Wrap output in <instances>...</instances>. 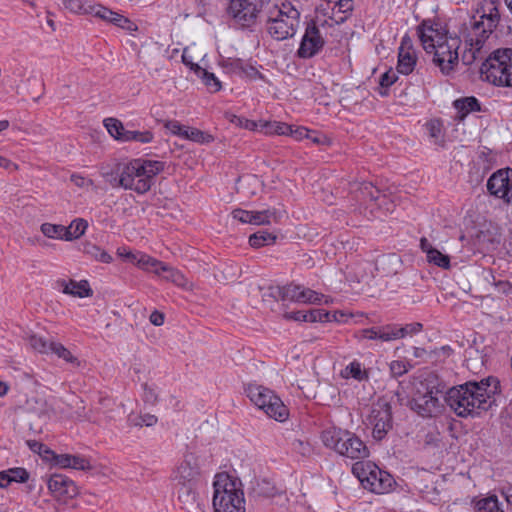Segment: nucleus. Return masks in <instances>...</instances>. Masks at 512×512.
Here are the masks:
<instances>
[{"label":"nucleus","instance_id":"obj_1","mask_svg":"<svg viewBox=\"0 0 512 512\" xmlns=\"http://www.w3.org/2000/svg\"><path fill=\"white\" fill-rule=\"evenodd\" d=\"M499 389V380L489 376L480 381L470 380L450 388L445 400L457 416L474 418L487 412L494 405L495 395Z\"/></svg>","mask_w":512,"mask_h":512},{"label":"nucleus","instance_id":"obj_2","mask_svg":"<svg viewBox=\"0 0 512 512\" xmlns=\"http://www.w3.org/2000/svg\"><path fill=\"white\" fill-rule=\"evenodd\" d=\"M417 32L424 50L433 54V63L439 67L440 71L445 75L454 71L459 62L460 38L450 34L439 24H431L427 21L422 22Z\"/></svg>","mask_w":512,"mask_h":512},{"label":"nucleus","instance_id":"obj_3","mask_svg":"<svg viewBox=\"0 0 512 512\" xmlns=\"http://www.w3.org/2000/svg\"><path fill=\"white\" fill-rule=\"evenodd\" d=\"M499 4L493 0H484L471 17L467 29H469L466 42L469 48L462 54V62L471 65L476 60H482L486 54L483 51L485 41L498 27L500 23Z\"/></svg>","mask_w":512,"mask_h":512},{"label":"nucleus","instance_id":"obj_4","mask_svg":"<svg viewBox=\"0 0 512 512\" xmlns=\"http://www.w3.org/2000/svg\"><path fill=\"white\" fill-rule=\"evenodd\" d=\"M164 169V163L156 160L134 159L129 163L119 165L116 184L126 190H132L138 194L148 192L154 183L155 177Z\"/></svg>","mask_w":512,"mask_h":512},{"label":"nucleus","instance_id":"obj_5","mask_svg":"<svg viewBox=\"0 0 512 512\" xmlns=\"http://www.w3.org/2000/svg\"><path fill=\"white\" fill-rule=\"evenodd\" d=\"M215 512H245L244 493L239 483L227 473H219L213 483Z\"/></svg>","mask_w":512,"mask_h":512},{"label":"nucleus","instance_id":"obj_6","mask_svg":"<svg viewBox=\"0 0 512 512\" xmlns=\"http://www.w3.org/2000/svg\"><path fill=\"white\" fill-rule=\"evenodd\" d=\"M323 444L341 456L352 460H363L369 456V449L354 433L340 428H330L321 434Z\"/></svg>","mask_w":512,"mask_h":512},{"label":"nucleus","instance_id":"obj_7","mask_svg":"<svg viewBox=\"0 0 512 512\" xmlns=\"http://www.w3.org/2000/svg\"><path fill=\"white\" fill-rule=\"evenodd\" d=\"M200 475L201 467L198 457L192 452L185 453L173 472V481L179 489V499L189 501L194 498V488Z\"/></svg>","mask_w":512,"mask_h":512},{"label":"nucleus","instance_id":"obj_8","mask_svg":"<svg viewBox=\"0 0 512 512\" xmlns=\"http://www.w3.org/2000/svg\"><path fill=\"white\" fill-rule=\"evenodd\" d=\"M245 392L250 401L268 417L279 422L288 418V408L271 389L256 383H250L246 386Z\"/></svg>","mask_w":512,"mask_h":512},{"label":"nucleus","instance_id":"obj_9","mask_svg":"<svg viewBox=\"0 0 512 512\" xmlns=\"http://www.w3.org/2000/svg\"><path fill=\"white\" fill-rule=\"evenodd\" d=\"M300 13L291 3L275 5L269 11L267 30L276 40L281 41L292 37L299 23Z\"/></svg>","mask_w":512,"mask_h":512},{"label":"nucleus","instance_id":"obj_10","mask_svg":"<svg viewBox=\"0 0 512 512\" xmlns=\"http://www.w3.org/2000/svg\"><path fill=\"white\" fill-rule=\"evenodd\" d=\"M507 48H498L492 51L480 68V76L494 86L508 87V79L505 76L507 68Z\"/></svg>","mask_w":512,"mask_h":512},{"label":"nucleus","instance_id":"obj_11","mask_svg":"<svg viewBox=\"0 0 512 512\" xmlns=\"http://www.w3.org/2000/svg\"><path fill=\"white\" fill-rule=\"evenodd\" d=\"M367 423L372 427V435L376 440H382L392 428L391 405L384 400H378L373 404Z\"/></svg>","mask_w":512,"mask_h":512},{"label":"nucleus","instance_id":"obj_12","mask_svg":"<svg viewBox=\"0 0 512 512\" xmlns=\"http://www.w3.org/2000/svg\"><path fill=\"white\" fill-rule=\"evenodd\" d=\"M486 187L490 195L502 199L505 203L512 205L511 168H502L492 173L487 180Z\"/></svg>","mask_w":512,"mask_h":512},{"label":"nucleus","instance_id":"obj_13","mask_svg":"<svg viewBox=\"0 0 512 512\" xmlns=\"http://www.w3.org/2000/svg\"><path fill=\"white\" fill-rule=\"evenodd\" d=\"M227 13L242 27H248L255 22L260 11L259 0H227Z\"/></svg>","mask_w":512,"mask_h":512},{"label":"nucleus","instance_id":"obj_14","mask_svg":"<svg viewBox=\"0 0 512 512\" xmlns=\"http://www.w3.org/2000/svg\"><path fill=\"white\" fill-rule=\"evenodd\" d=\"M276 292L281 295L283 300H290L299 303L320 304L324 300L325 304L330 302L325 295L300 285H287L282 288H276Z\"/></svg>","mask_w":512,"mask_h":512},{"label":"nucleus","instance_id":"obj_15","mask_svg":"<svg viewBox=\"0 0 512 512\" xmlns=\"http://www.w3.org/2000/svg\"><path fill=\"white\" fill-rule=\"evenodd\" d=\"M325 44L324 38L318 27L309 25L302 37L297 55L299 58L308 59L318 54Z\"/></svg>","mask_w":512,"mask_h":512},{"label":"nucleus","instance_id":"obj_16","mask_svg":"<svg viewBox=\"0 0 512 512\" xmlns=\"http://www.w3.org/2000/svg\"><path fill=\"white\" fill-rule=\"evenodd\" d=\"M47 486L52 496L58 501L67 502L78 494L75 482L61 474L52 475L48 479Z\"/></svg>","mask_w":512,"mask_h":512},{"label":"nucleus","instance_id":"obj_17","mask_svg":"<svg viewBox=\"0 0 512 512\" xmlns=\"http://www.w3.org/2000/svg\"><path fill=\"white\" fill-rule=\"evenodd\" d=\"M412 409L422 417H432L440 410L438 398L434 395L433 388L424 394H418L412 399Z\"/></svg>","mask_w":512,"mask_h":512},{"label":"nucleus","instance_id":"obj_18","mask_svg":"<svg viewBox=\"0 0 512 512\" xmlns=\"http://www.w3.org/2000/svg\"><path fill=\"white\" fill-rule=\"evenodd\" d=\"M369 478H367V484H364V488L377 494L387 493L393 484L391 475L385 471H382L376 465L369 470Z\"/></svg>","mask_w":512,"mask_h":512},{"label":"nucleus","instance_id":"obj_19","mask_svg":"<svg viewBox=\"0 0 512 512\" xmlns=\"http://www.w3.org/2000/svg\"><path fill=\"white\" fill-rule=\"evenodd\" d=\"M93 14L107 22L113 23L114 25L126 29V30H135V25L123 15H120L116 12L111 11L110 9L98 5L92 8Z\"/></svg>","mask_w":512,"mask_h":512},{"label":"nucleus","instance_id":"obj_20","mask_svg":"<svg viewBox=\"0 0 512 512\" xmlns=\"http://www.w3.org/2000/svg\"><path fill=\"white\" fill-rule=\"evenodd\" d=\"M57 284L62 288L64 294H68L74 297L84 298L90 297L93 291L87 280H81L79 282L75 280H59Z\"/></svg>","mask_w":512,"mask_h":512},{"label":"nucleus","instance_id":"obj_21","mask_svg":"<svg viewBox=\"0 0 512 512\" xmlns=\"http://www.w3.org/2000/svg\"><path fill=\"white\" fill-rule=\"evenodd\" d=\"M352 191L357 201H360L361 204L370 203V206L377 200L380 194V190L371 182L354 183L352 185Z\"/></svg>","mask_w":512,"mask_h":512},{"label":"nucleus","instance_id":"obj_22","mask_svg":"<svg viewBox=\"0 0 512 512\" xmlns=\"http://www.w3.org/2000/svg\"><path fill=\"white\" fill-rule=\"evenodd\" d=\"M401 260L395 253L382 255L377 258L375 266L376 270L382 276H392L397 274Z\"/></svg>","mask_w":512,"mask_h":512},{"label":"nucleus","instance_id":"obj_23","mask_svg":"<svg viewBox=\"0 0 512 512\" xmlns=\"http://www.w3.org/2000/svg\"><path fill=\"white\" fill-rule=\"evenodd\" d=\"M396 334L393 333V324L371 327L362 330V338L369 340L379 339L384 342L395 340Z\"/></svg>","mask_w":512,"mask_h":512},{"label":"nucleus","instance_id":"obj_24","mask_svg":"<svg viewBox=\"0 0 512 512\" xmlns=\"http://www.w3.org/2000/svg\"><path fill=\"white\" fill-rule=\"evenodd\" d=\"M415 65L416 56L414 55V52L410 49L405 50L404 46L402 45L398 55V72L404 75H408L414 70Z\"/></svg>","mask_w":512,"mask_h":512},{"label":"nucleus","instance_id":"obj_25","mask_svg":"<svg viewBox=\"0 0 512 512\" xmlns=\"http://www.w3.org/2000/svg\"><path fill=\"white\" fill-rule=\"evenodd\" d=\"M80 250L95 261L102 263L112 262V256L108 252L91 242L85 241L81 243Z\"/></svg>","mask_w":512,"mask_h":512},{"label":"nucleus","instance_id":"obj_26","mask_svg":"<svg viewBox=\"0 0 512 512\" xmlns=\"http://www.w3.org/2000/svg\"><path fill=\"white\" fill-rule=\"evenodd\" d=\"M454 107L459 113V118L463 119L470 112L480 111V103L475 97H465L454 101Z\"/></svg>","mask_w":512,"mask_h":512},{"label":"nucleus","instance_id":"obj_27","mask_svg":"<svg viewBox=\"0 0 512 512\" xmlns=\"http://www.w3.org/2000/svg\"><path fill=\"white\" fill-rule=\"evenodd\" d=\"M158 275L159 276L162 275L163 279H165L167 281H171L180 287H186L188 284L186 277L180 271L166 265L163 262L159 268Z\"/></svg>","mask_w":512,"mask_h":512},{"label":"nucleus","instance_id":"obj_28","mask_svg":"<svg viewBox=\"0 0 512 512\" xmlns=\"http://www.w3.org/2000/svg\"><path fill=\"white\" fill-rule=\"evenodd\" d=\"M277 236L267 230H260L249 236V244L253 248H261L266 245L274 244Z\"/></svg>","mask_w":512,"mask_h":512},{"label":"nucleus","instance_id":"obj_29","mask_svg":"<svg viewBox=\"0 0 512 512\" xmlns=\"http://www.w3.org/2000/svg\"><path fill=\"white\" fill-rule=\"evenodd\" d=\"M370 208L371 213H374V210L377 209L378 213L375 215V217L380 218L384 215H387L388 213H392L394 211L395 205L393 201L387 197V195L380 192L379 197H377V200L372 203Z\"/></svg>","mask_w":512,"mask_h":512},{"label":"nucleus","instance_id":"obj_30","mask_svg":"<svg viewBox=\"0 0 512 512\" xmlns=\"http://www.w3.org/2000/svg\"><path fill=\"white\" fill-rule=\"evenodd\" d=\"M87 227V221L81 218L75 219L68 227H65L64 240L78 239L85 233Z\"/></svg>","mask_w":512,"mask_h":512},{"label":"nucleus","instance_id":"obj_31","mask_svg":"<svg viewBox=\"0 0 512 512\" xmlns=\"http://www.w3.org/2000/svg\"><path fill=\"white\" fill-rule=\"evenodd\" d=\"M374 466L375 464L372 462L363 460H357V462L353 464L352 473L360 481L363 487L364 484H367L369 470H372V467Z\"/></svg>","mask_w":512,"mask_h":512},{"label":"nucleus","instance_id":"obj_32","mask_svg":"<svg viewBox=\"0 0 512 512\" xmlns=\"http://www.w3.org/2000/svg\"><path fill=\"white\" fill-rule=\"evenodd\" d=\"M196 74L200 77L203 83L211 92H218L221 89V82L215 77L213 73L208 72L199 65H196Z\"/></svg>","mask_w":512,"mask_h":512},{"label":"nucleus","instance_id":"obj_33","mask_svg":"<svg viewBox=\"0 0 512 512\" xmlns=\"http://www.w3.org/2000/svg\"><path fill=\"white\" fill-rule=\"evenodd\" d=\"M134 263H136V265L141 269L153 272L155 274H159V268L162 264L161 261H158L157 259L142 253L137 254V258Z\"/></svg>","mask_w":512,"mask_h":512},{"label":"nucleus","instance_id":"obj_34","mask_svg":"<svg viewBox=\"0 0 512 512\" xmlns=\"http://www.w3.org/2000/svg\"><path fill=\"white\" fill-rule=\"evenodd\" d=\"M49 353L55 354L58 358L63 359L65 362L74 366L78 367L80 365L79 360L59 342H52V347Z\"/></svg>","mask_w":512,"mask_h":512},{"label":"nucleus","instance_id":"obj_35","mask_svg":"<svg viewBox=\"0 0 512 512\" xmlns=\"http://www.w3.org/2000/svg\"><path fill=\"white\" fill-rule=\"evenodd\" d=\"M122 138V142H130L135 141L142 144H147L152 142L154 136L153 133L149 130L145 131H137V130H127Z\"/></svg>","mask_w":512,"mask_h":512},{"label":"nucleus","instance_id":"obj_36","mask_svg":"<svg viewBox=\"0 0 512 512\" xmlns=\"http://www.w3.org/2000/svg\"><path fill=\"white\" fill-rule=\"evenodd\" d=\"M104 126L106 127L108 133L118 141H122V138L127 129H125L123 123L116 118H106L104 120Z\"/></svg>","mask_w":512,"mask_h":512},{"label":"nucleus","instance_id":"obj_37","mask_svg":"<svg viewBox=\"0 0 512 512\" xmlns=\"http://www.w3.org/2000/svg\"><path fill=\"white\" fill-rule=\"evenodd\" d=\"M477 512H504L496 496L480 499L476 503Z\"/></svg>","mask_w":512,"mask_h":512},{"label":"nucleus","instance_id":"obj_38","mask_svg":"<svg viewBox=\"0 0 512 512\" xmlns=\"http://www.w3.org/2000/svg\"><path fill=\"white\" fill-rule=\"evenodd\" d=\"M427 261L430 264H433L435 266H438L443 269H449L450 268V258L448 255L443 254L439 250H429L428 255L426 256Z\"/></svg>","mask_w":512,"mask_h":512},{"label":"nucleus","instance_id":"obj_39","mask_svg":"<svg viewBox=\"0 0 512 512\" xmlns=\"http://www.w3.org/2000/svg\"><path fill=\"white\" fill-rule=\"evenodd\" d=\"M423 325L419 322L406 324L403 327L393 325V333L396 334L395 340L405 337L406 335H412L422 330Z\"/></svg>","mask_w":512,"mask_h":512},{"label":"nucleus","instance_id":"obj_40","mask_svg":"<svg viewBox=\"0 0 512 512\" xmlns=\"http://www.w3.org/2000/svg\"><path fill=\"white\" fill-rule=\"evenodd\" d=\"M261 126L266 134L288 135L291 132V126L282 122H266Z\"/></svg>","mask_w":512,"mask_h":512},{"label":"nucleus","instance_id":"obj_41","mask_svg":"<svg viewBox=\"0 0 512 512\" xmlns=\"http://www.w3.org/2000/svg\"><path fill=\"white\" fill-rule=\"evenodd\" d=\"M53 341H47L45 338L32 335L29 337V344L30 346L42 354H48L51 350Z\"/></svg>","mask_w":512,"mask_h":512},{"label":"nucleus","instance_id":"obj_42","mask_svg":"<svg viewBox=\"0 0 512 512\" xmlns=\"http://www.w3.org/2000/svg\"><path fill=\"white\" fill-rule=\"evenodd\" d=\"M41 232L49 238L64 239L65 227L51 223H44L41 225Z\"/></svg>","mask_w":512,"mask_h":512},{"label":"nucleus","instance_id":"obj_43","mask_svg":"<svg viewBox=\"0 0 512 512\" xmlns=\"http://www.w3.org/2000/svg\"><path fill=\"white\" fill-rule=\"evenodd\" d=\"M305 322H331L330 312L323 309H313L306 312Z\"/></svg>","mask_w":512,"mask_h":512},{"label":"nucleus","instance_id":"obj_44","mask_svg":"<svg viewBox=\"0 0 512 512\" xmlns=\"http://www.w3.org/2000/svg\"><path fill=\"white\" fill-rule=\"evenodd\" d=\"M27 445L33 452L39 454L44 460L49 461L51 459L53 451L43 443L35 440H29L27 441Z\"/></svg>","mask_w":512,"mask_h":512},{"label":"nucleus","instance_id":"obj_45","mask_svg":"<svg viewBox=\"0 0 512 512\" xmlns=\"http://www.w3.org/2000/svg\"><path fill=\"white\" fill-rule=\"evenodd\" d=\"M273 215H274V212H272L271 210L252 211L250 224H253V225L270 224L271 217Z\"/></svg>","mask_w":512,"mask_h":512},{"label":"nucleus","instance_id":"obj_46","mask_svg":"<svg viewBox=\"0 0 512 512\" xmlns=\"http://www.w3.org/2000/svg\"><path fill=\"white\" fill-rule=\"evenodd\" d=\"M70 460H71L70 468H72V469L86 471V470H90L92 468L89 460L83 456L70 454Z\"/></svg>","mask_w":512,"mask_h":512},{"label":"nucleus","instance_id":"obj_47","mask_svg":"<svg viewBox=\"0 0 512 512\" xmlns=\"http://www.w3.org/2000/svg\"><path fill=\"white\" fill-rule=\"evenodd\" d=\"M187 139L197 143H209L213 140L211 135L196 128H190Z\"/></svg>","mask_w":512,"mask_h":512},{"label":"nucleus","instance_id":"obj_48","mask_svg":"<svg viewBox=\"0 0 512 512\" xmlns=\"http://www.w3.org/2000/svg\"><path fill=\"white\" fill-rule=\"evenodd\" d=\"M12 482L24 483L29 479V473L25 468L17 467L6 470Z\"/></svg>","mask_w":512,"mask_h":512},{"label":"nucleus","instance_id":"obj_49","mask_svg":"<svg viewBox=\"0 0 512 512\" xmlns=\"http://www.w3.org/2000/svg\"><path fill=\"white\" fill-rule=\"evenodd\" d=\"M245 64L246 63L240 59H228L225 63V68L228 70V72L241 77L243 75Z\"/></svg>","mask_w":512,"mask_h":512},{"label":"nucleus","instance_id":"obj_50","mask_svg":"<svg viewBox=\"0 0 512 512\" xmlns=\"http://www.w3.org/2000/svg\"><path fill=\"white\" fill-rule=\"evenodd\" d=\"M49 462L53 463L54 465L60 467V468H70L71 460H70V454H56L53 451V454L51 456V459Z\"/></svg>","mask_w":512,"mask_h":512},{"label":"nucleus","instance_id":"obj_51","mask_svg":"<svg viewBox=\"0 0 512 512\" xmlns=\"http://www.w3.org/2000/svg\"><path fill=\"white\" fill-rule=\"evenodd\" d=\"M389 367L393 377H400L408 372V366L403 361H392Z\"/></svg>","mask_w":512,"mask_h":512},{"label":"nucleus","instance_id":"obj_52","mask_svg":"<svg viewBox=\"0 0 512 512\" xmlns=\"http://www.w3.org/2000/svg\"><path fill=\"white\" fill-rule=\"evenodd\" d=\"M345 376L346 377H353L357 380H361L363 373L361 369V365L358 362H352L345 368Z\"/></svg>","mask_w":512,"mask_h":512},{"label":"nucleus","instance_id":"obj_53","mask_svg":"<svg viewBox=\"0 0 512 512\" xmlns=\"http://www.w3.org/2000/svg\"><path fill=\"white\" fill-rule=\"evenodd\" d=\"M233 219L244 223V224H250L252 211L243 210L240 208L234 209L231 213Z\"/></svg>","mask_w":512,"mask_h":512},{"label":"nucleus","instance_id":"obj_54","mask_svg":"<svg viewBox=\"0 0 512 512\" xmlns=\"http://www.w3.org/2000/svg\"><path fill=\"white\" fill-rule=\"evenodd\" d=\"M241 77H246L251 80L264 79V76L254 66L249 64H245Z\"/></svg>","mask_w":512,"mask_h":512},{"label":"nucleus","instance_id":"obj_55","mask_svg":"<svg viewBox=\"0 0 512 512\" xmlns=\"http://www.w3.org/2000/svg\"><path fill=\"white\" fill-rule=\"evenodd\" d=\"M397 80V76L393 71H387L381 75L379 84L381 88H388Z\"/></svg>","mask_w":512,"mask_h":512},{"label":"nucleus","instance_id":"obj_56","mask_svg":"<svg viewBox=\"0 0 512 512\" xmlns=\"http://www.w3.org/2000/svg\"><path fill=\"white\" fill-rule=\"evenodd\" d=\"M288 135L292 136L296 140H302L304 138H310V131L305 127L293 128L291 126V132H289Z\"/></svg>","mask_w":512,"mask_h":512},{"label":"nucleus","instance_id":"obj_57","mask_svg":"<svg viewBox=\"0 0 512 512\" xmlns=\"http://www.w3.org/2000/svg\"><path fill=\"white\" fill-rule=\"evenodd\" d=\"M71 181L80 188H88L93 185V181L91 179H87L80 175L73 174L71 175Z\"/></svg>","mask_w":512,"mask_h":512},{"label":"nucleus","instance_id":"obj_58","mask_svg":"<svg viewBox=\"0 0 512 512\" xmlns=\"http://www.w3.org/2000/svg\"><path fill=\"white\" fill-rule=\"evenodd\" d=\"M507 68L505 76L508 79V87L512 88V48H507Z\"/></svg>","mask_w":512,"mask_h":512},{"label":"nucleus","instance_id":"obj_59","mask_svg":"<svg viewBox=\"0 0 512 512\" xmlns=\"http://www.w3.org/2000/svg\"><path fill=\"white\" fill-rule=\"evenodd\" d=\"M338 7V11L341 13H347L353 10L352 0H337L335 1L334 8Z\"/></svg>","mask_w":512,"mask_h":512},{"label":"nucleus","instance_id":"obj_60","mask_svg":"<svg viewBox=\"0 0 512 512\" xmlns=\"http://www.w3.org/2000/svg\"><path fill=\"white\" fill-rule=\"evenodd\" d=\"M429 135L432 138L438 139L441 136V124L439 121H431L428 123Z\"/></svg>","mask_w":512,"mask_h":512},{"label":"nucleus","instance_id":"obj_61","mask_svg":"<svg viewBox=\"0 0 512 512\" xmlns=\"http://www.w3.org/2000/svg\"><path fill=\"white\" fill-rule=\"evenodd\" d=\"M144 399L146 402L155 403L157 400V393L154 388L144 385Z\"/></svg>","mask_w":512,"mask_h":512},{"label":"nucleus","instance_id":"obj_62","mask_svg":"<svg viewBox=\"0 0 512 512\" xmlns=\"http://www.w3.org/2000/svg\"><path fill=\"white\" fill-rule=\"evenodd\" d=\"M165 128L169 130L172 134L177 135L182 131V125L176 120L166 121L164 124Z\"/></svg>","mask_w":512,"mask_h":512},{"label":"nucleus","instance_id":"obj_63","mask_svg":"<svg viewBox=\"0 0 512 512\" xmlns=\"http://www.w3.org/2000/svg\"><path fill=\"white\" fill-rule=\"evenodd\" d=\"M64 6L66 9L78 13L82 9V4L80 0H64Z\"/></svg>","mask_w":512,"mask_h":512},{"label":"nucleus","instance_id":"obj_64","mask_svg":"<svg viewBox=\"0 0 512 512\" xmlns=\"http://www.w3.org/2000/svg\"><path fill=\"white\" fill-rule=\"evenodd\" d=\"M502 495L507 501L508 505L512 506V484H507L501 489Z\"/></svg>","mask_w":512,"mask_h":512}]
</instances>
